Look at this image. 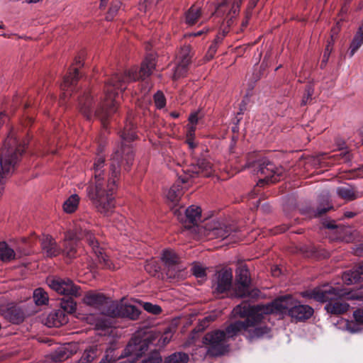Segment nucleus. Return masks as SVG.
Here are the masks:
<instances>
[{
    "mask_svg": "<svg viewBox=\"0 0 363 363\" xmlns=\"http://www.w3.org/2000/svg\"><path fill=\"white\" fill-rule=\"evenodd\" d=\"M143 307L148 313H152L155 315L160 314L162 311L160 306H159L158 305H156V304H152L149 302L143 303Z\"/></svg>",
    "mask_w": 363,
    "mask_h": 363,
    "instance_id": "obj_35",
    "label": "nucleus"
},
{
    "mask_svg": "<svg viewBox=\"0 0 363 363\" xmlns=\"http://www.w3.org/2000/svg\"><path fill=\"white\" fill-rule=\"evenodd\" d=\"M79 78V73L77 67L73 68V72H70L64 79L62 84V89L64 91H68L69 89L72 86Z\"/></svg>",
    "mask_w": 363,
    "mask_h": 363,
    "instance_id": "obj_25",
    "label": "nucleus"
},
{
    "mask_svg": "<svg viewBox=\"0 0 363 363\" xmlns=\"http://www.w3.org/2000/svg\"><path fill=\"white\" fill-rule=\"evenodd\" d=\"M107 1L108 0H101V7L104 6Z\"/></svg>",
    "mask_w": 363,
    "mask_h": 363,
    "instance_id": "obj_54",
    "label": "nucleus"
},
{
    "mask_svg": "<svg viewBox=\"0 0 363 363\" xmlns=\"http://www.w3.org/2000/svg\"><path fill=\"white\" fill-rule=\"evenodd\" d=\"M228 33V30L227 29H223V30L222 31V33H220V34H225V35Z\"/></svg>",
    "mask_w": 363,
    "mask_h": 363,
    "instance_id": "obj_55",
    "label": "nucleus"
},
{
    "mask_svg": "<svg viewBox=\"0 0 363 363\" xmlns=\"http://www.w3.org/2000/svg\"><path fill=\"white\" fill-rule=\"evenodd\" d=\"M272 274L274 277H278L281 274L280 269L277 266L273 267L272 268Z\"/></svg>",
    "mask_w": 363,
    "mask_h": 363,
    "instance_id": "obj_48",
    "label": "nucleus"
},
{
    "mask_svg": "<svg viewBox=\"0 0 363 363\" xmlns=\"http://www.w3.org/2000/svg\"><path fill=\"white\" fill-rule=\"evenodd\" d=\"M345 216H346L347 217H350V218H351V217H352V216H353V213H350H350H347L345 214Z\"/></svg>",
    "mask_w": 363,
    "mask_h": 363,
    "instance_id": "obj_57",
    "label": "nucleus"
},
{
    "mask_svg": "<svg viewBox=\"0 0 363 363\" xmlns=\"http://www.w3.org/2000/svg\"><path fill=\"white\" fill-rule=\"evenodd\" d=\"M161 259L168 268L167 275L169 277H179V272L183 270V267L179 264V257L171 250H164L162 252Z\"/></svg>",
    "mask_w": 363,
    "mask_h": 363,
    "instance_id": "obj_14",
    "label": "nucleus"
},
{
    "mask_svg": "<svg viewBox=\"0 0 363 363\" xmlns=\"http://www.w3.org/2000/svg\"><path fill=\"white\" fill-rule=\"evenodd\" d=\"M122 140L123 143L130 142L136 138V133L134 130H130L127 128H125L124 131L121 135Z\"/></svg>",
    "mask_w": 363,
    "mask_h": 363,
    "instance_id": "obj_39",
    "label": "nucleus"
},
{
    "mask_svg": "<svg viewBox=\"0 0 363 363\" xmlns=\"http://www.w3.org/2000/svg\"><path fill=\"white\" fill-rule=\"evenodd\" d=\"M337 194L340 197L348 201L354 200L357 197L352 187L349 185L338 187Z\"/></svg>",
    "mask_w": 363,
    "mask_h": 363,
    "instance_id": "obj_27",
    "label": "nucleus"
},
{
    "mask_svg": "<svg viewBox=\"0 0 363 363\" xmlns=\"http://www.w3.org/2000/svg\"><path fill=\"white\" fill-rule=\"evenodd\" d=\"M313 309L308 305L299 304L296 300L289 311V316L296 320H304L311 317Z\"/></svg>",
    "mask_w": 363,
    "mask_h": 363,
    "instance_id": "obj_18",
    "label": "nucleus"
},
{
    "mask_svg": "<svg viewBox=\"0 0 363 363\" xmlns=\"http://www.w3.org/2000/svg\"><path fill=\"white\" fill-rule=\"evenodd\" d=\"M189 356L183 352H176L169 356L164 363H187Z\"/></svg>",
    "mask_w": 363,
    "mask_h": 363,
    "instance_id": "obj_32",
    "label": "nucleus"
},
{
    "mask_svg": "<svg viewBox=\"0 0 363 363\" xmlns=\"http://www.w3.org/2000/svg\"><path fill=\"white\" fill-rule=\"evenodd\" d=\"M160 0H140L139 9L146 12L152 6H155Z\"/></svg>",
    "mask_w": 363,
    "mask_h": 363,
    "instance_id": "obj_36",
    "label": "nucleus"
},
{
    "mask_svg": "<svg viewBox=\"0 0 363 363\" xmlns=\"http://www.w3.org/2000/svg\"><path fill=\"white\" fill-rule=\"evenodd\" d=\"M286 230V228H283V229H281V232H282V231H285Z\"/></svg>",
    "mask_w": 363,
    "mask_h": 363,
    "instance_id": "obj_62",
    "label": "nucleus"
},
{
    "mask_svg": "<svg viewBox=\"0 0 363 363\" xmlns=\"http://www.w3.org/2000/svg\"><path fill=\"white\" fill-rule=\"evenodd\" d=\"M172 337V333L170 330H167L162 334L151 331L146 333L143 337H140V334L135 335L125 349V355L128 356V358L124 362L129 363V361H130L135 363V359L147 351L149 345L151 344L162 347L168 344Z\"/></svg>",
    "mask_w": 363,
    "mask_h": 363,
    "instance_id": "obj_7",
    "label": "nucleus"
},
{
    "mask_svg": "<svg viewBox=\"0 0 363 363\" xmlns=\"http://www.w3.org/2000/svg\"><path fill=\"white\" fill-rule=\"evenodd\" d=\"M258 172L264 176L258 181V186H262L264 184L275 183L279 180L280 174L277 172L274 164L269 161H264L260 164Z\"/></svg>",
    "mask_w": 363,
    "mask_h": 363,
    "instance_id": "obj_15",
    "label": "nucleus"
},
{
    "mask_svg": "<svg viewBox=\"0 0 363 363\" xmlns=\"http://www.w3.org/2000/svg\"><path fill=\"white\" fill-rule=\"evenodd\" d=\"M4 28V25L0 23V28Z\"/></svg>",
    "mask_w": 363,
    "mask_h": 363,
    "instance_id": "obj_61",
    "label": "nucleus"
},
{
    "mask_svg": "<svg viewBox=\"0 0 363 363\" xmlns=\"http://www.w3.org/2000/svg\"><path fill=\"white\" fill-rule=\"evenodd\" d=\"M326 226H327L328 228H331V229H333V228H335V226H334L333 225H327Z\"/></svg>",
    "mask_w": 363,
    "mask_h": 363,
    "instance_id": "obj_59",
    "label": "nucleus"
},
{
    "mask_svg": "<svg viewBox=\"0 0 363 363\" xmlns=\"http://www.w3.org/2000/svg\"><path fill=\"white\" fill-rule=\"evenodd\" d=\"M48 284L52 289L60 294L74 296L80 295L79 287L74 285L69 279L52 278L48 279Z\"/></svg>",
    "mask_w": 363,
    "mask_h": 363,
    "instance_id": "obj_12",
    "label": "nucleus"
},
{
    "mask_svg": "<svg viewBox=\"0 0 363 363\" xmlns=\"http://www.w3.org/2000/svg\"><path fill=\"white\" fill-rule=\"evenodd\" d=\"M60 306L64 313H72L76 310V303L72 298H62Z\"/></svg>",
    "mask_w": 363,
    "mask_h": 363,
    "instance_id": "obj_31",
    "label": "nucleus"
},
{
    "mask_svg": "<svg viewBox=\"0 0 363 363\" xmlns=\"http://www.w3.org/2000/svg\"><path fill=\"white\" fill-rule=\"evenodd\" d=\"M80 198L77 194H72L69 196L63 203V210L67 213H74L79 203Z\"/></svg>",
    "mask_w": 363,
    "mask_h": 363,
    "instance_id": "obj_22",
    "label": "nucleus"
},
{
    "mask_svg": "<svg viewBox=\"0 0 363 363\" xmlns=\"http://www.w3.org/2000/svg\"><path fill=\"white\" fill-rule=\"evenodd\" d=\"M183 194L182 188L177 184L173 185L167 191L166 196L167 199L172 202H177L179 201Z\"/></svg>",
    "mask_w": 363,
    "mask_h": 363,
    "instance_id": "obj_30",
    "label": "nucleus"
},
{
    "mask_svg": "<svg viewBox=\"0 0 363 363\" xmlns=\"http://www.w3.org/2000/svg\"><path fill=\"white\" fill-rule=\"evenodd\" d=\"M251 279L250 272L245 267H240L237 271L235 289V296L239 298L252 297L258 296V290H250Z\"/></svg>",
    "mask_w": 363,
    "mask_h": 363,
    "instance_id": "obj_8",
    "label": "nucleus"
},
{
    "mask_svg": "<svg viewBox=\"0 0 363 363\" xmlns=\"http://www.w3.org/2000/svg\"><path fill=\"white\" fill-rule=\"evenodd\" d=\"M195 131L196 127L194 125H187L186 126V143L189 145L191 149H193L196 147V143L194 142L195 137Z\"/></svg>",
    "mask_w": 363,
    "mask_h": 363,
    "instance_id": "obj_33",
    "label": "nucleus"
},
{
    "mask_svg": "<svg viewBox=\"0 0 363 363\" xmlns=\"http://www.w3.org/2000/svg\"><path fill=\"white\" fill-rule=\"evenodd\" d=\"M233 271L231 269H223L216 274V281L213 284L215 291L219 294L229 290L232 286Z\"/></svg>",
    "mask_w": 363,
    "mask_h": 363,
    "instance_id": "obj_16",
    "label": "nucleus"
},
{
    "mask_svg": "<svg viewBox=\"0 0 363 363\" xmlns=\"http://www.w3.org/2000/svg\"><path fill=\"white\" fill-rule=\"evenodd\" d=\"M212 234L217 238H221L223 240L228 239L230 240L231 238L234 237V234L227 235V232L221 228L213 229L212 230Z\"/></svg>",
    "mask_w": 363,
    "mask_h": 363,
    "instance_id": "obj_38",
    "label": "nucleus"
},
{
    "mask_svg": "<svg viewBox=\"0 0 363 363\" xmlns=\"http://www.w3.org/2000/svg\"><path fill=\"white\" fill-rule=\"evenodd\" d=\"M201 34V32H198V33H194V35L195 36H197V35H200Z\"/></svg>",
    "mask_w": 363,
    "mask_h": 363,
    "instance_id": "obj_60",
    "label": "nucleus"
},
{
    "mask_svg": "<svg viewBox=\"0 0 363 363\" xmlns=\"http://www.w3.org/2000/svg\"><path fill=\"white\" fill-rule=\"evenodd\" d=\"M224 37H225V34L218 33L216 35V37L214 41L212 43V44H216V45H218V44L220 43L223 40Z\"/></svg>",
    "mask_w": 363,
    "mask_h": 363,
    "instance_id": "obj_47",
    "label": "nucleus"
},
{
    "mask_svg": "<svg viewBox=\"0 0 363 363\" xmlns=\"http://www.w3.org/2000/svg\"><path fill=\"white\" fill-rule=\"evenodd\" d=\"M122 149L116 152L112 158L110 166V174L105 177L104 167L105 159L103 155H98L94 163V178L89 182L86 196L97 211L104 215L111 213L114 206L113 194L118 188V182L121 174L119 157L125 152Z\"/></svg>",
    "mask_w": 363,
    "mask_h": 363,
    "instance_id": "obj_3",
    "label": "nucleus"
},
{
    "mask_svg": "<svg viewBox=\"0 0 363 363\" xmlns=\"http://www.w3.org/2000/svg\"><path fill=\"white\" fill-rule=\"evenodd\" d=\"M83 301L85 304L101 309L103 306H107L108 309L110 308V305L113 301H110L102 294L96 293H88L83 298ZM112 308H111V310Z\"/></svg>",
    "mask_w": 363,
    "mask_h": 363,
    "instance_id": "obj_17",
    "label": "nucleus"
},
{
    "mask_svg": "<svg viewBox=\"0 0 363 363\" xmlns=\"http://www.w3.org/2000/svg\"><path fill=\"white\" fill-rule=\"evenodd\" d=\"M0 313L4 315L6 318H9L11 321L15 322L16 319L12 317L11 314V309H8L6 311H5L4 309H0Z\"/></svg>",
    "mask_w": 363,
    "mask_h": 363,
    "instance_id": "obj_46",
    "label": "nucleus"
},
{
    "mask_svg": "<svg viewBox=\"0 0 363 363\" xmlns=\"http://www.w3.org/2000/svg\"><path fill=\"white\" fill-rule=\"evenodd\" d=\"M201 16V8L197 5H193L186 13V23L192 26L195 24Z\"/></svg>",
    "mask_w": 363,
    "mask_h": 363,
    "instance_id": "obj_24",
    "label": "nucleus"
},
{
    "mask_svg": "<svg viewBox=\"0 0 363 363\" xmlns=\"http://www.w3.org/2000/svg\"><path fill=\"white\" fill-rule=\"evenodd\" d=\"M215 171L214 167L209 161L205 159L200 160L197 164H191L184 169V175L181 177V181L183 184L187 183L190 179L195 178L200 174L208 177L213 175Z\"/></svg>",
    "mask_w": 363,
    "mask_h": 363,
    "instance_id": "obj_10",
    "label": "nucleus"
},
{
    "mask_svg": "<svg viewBox=\"0 0 363 363\" xmlns=\"http://www.w3.org/2000/svg\"><path fill=\"white\" fill-rule=\"evenodd\" d=\"M129 152H130V150L128 149V152H127V153H128V160H132V159H133V155H132V154L129 155Z\"/></svg>",
    "mask_w": 363,
    "mask_h": 363,
    "instance_id": "obj_53",
    "label": "nucleus"
},
{
    "mask_svg": "<svg viewBox=\"0 0 363 363\" xmlns=\"http://www.w3.org/2000/svg\"><path fill=\"white\" fill-rule=\"evenodd\" d=\"M26 145L27 143L18 139L13 133H11L5 140L0 151V197L4 191L6 178L13 172Z\"/></svg>",
    "mask_w": 363,
    "mask_h": 363,
    "instance_id": "obj_6",
    "label": "nucleus"
},
{
    "mask_svg": "<svg viewBox=\"0 0 363 363\" xmlns=\"http://www.w3.org/2000/svg\"><path fill=\"white\" fill-rule=\"evenodd\" d=\"M198 121H199L198 113H191L189 117V123L187 125H194L196 127V124L198 123Z\"/></svg>",
    "mask_w": 363,
    "mask_h": 363,
    "instance_id": "obj_45",
    "label": "nucleus"
},
{
    "mask_svg": "<svg viewBox=\"0 0 363 363\" xmlns=\"http://www.w3.org/2000/svg\"><path fill=\"white\" fill-rule=\"evenodd\" d=\"M350 330L352 333H357L359 330V329H354V328H350Z\"/></svg>",
    "mask_w": 363,
    "mask_h": 363,
    "instance_id": "obj_58",
    "label": "nucleus"
},
{
    "mask_svg": "<svg viewBox=\"0 0 363 363\" xmlns=\"http://www.w3.org/2000/svg\"><path fill=\"white\" fill-rule=\"evenodd\" d=\"M145 270L150 274L154 275L160 269V266L155 260L147 261L145 265Z\"/></svg>",
    "mask_w": 363,
    "mask_h": 363,
    "instance_id": "obj_37",
    "label": "nucleus"
},
{
    "mask_svg": "<svg viewBox=\"0 0 363 363\" xmlns=\"http://www.w3.org/2000/svg\"><path fill=\"white\" fill-rule=\"evenodd\" d=\"M186 221L189 224H194L201 218V208L196 206H191L186 210Z\"/></svg>",
    "mask_w": 363,
    "mask_h": 363,
    "instance_id": "obj_23",
    "label": "nucleus"
},
{
    "mask_svg": "<svg viewBox=\"0 0 363 363\" xmlns=\"http://www.w3.org/2000/svg\"><path fill=\"white\" fill-rule=\"evenodd\" d=\"M171 116L174 118H177L179 116V114L176 113H172Z\"/></svg>",
    "mask_w": 363,
    "mask_h": 363,
    "instance_id": "obj_56",
    "label": "nucleus"
},
{
    "mask_svg": "<svg viewBox=\"0 0 363 363\" xmlns=\"http://www.w3.org/2000/svg\"><path fill=\"white\" fill-rule=\"evenodd\" d=\"M327 211V209L326 208H323V209H318V212H317V214L318 216H320L322 215L323 213H325Z\"/></svg>",
    "mask_w": 363,
    "mask_h": 363,
    "instance_id": "obj_51",
    "label": "nucleus"
},
{
    "mask_svg": "<svg viewBox=\"0 0 363 363\" xmlns=\"http://www.w3.org/2000/svg\"><path fill=\"white\" fill-rule=\"evenodd\" d=\"M155 60L156 55L155 54H148L142 62L138 73L134 70H129L125 76L118 74L113 76L111 81L106 85L105 97L103 101L100 102L99 108L97 110H95L96 105L93 96L89 93L85 94L79 101L81 113L87 119L96 116L104 121L117 110L119 96L116 90H124L125 82L144 79L149 77L156 67Z\"/></svg>",
    "mask_w": 363,
    "mask_h": 363,
    "instance_id": "obj_2",
    "label": "nucleus"
},
{
    "mask_svg": "<svg viewBox=\"0 0 363 363\" xmlns=\"http://www.w3.org/2000/svg\"><path fill=\"white\" fill-rule=\"evenodd\" d=\"M242 0H223L216 10L217 16L226 14L228 26L233 24V19L235 18L240 11V6Z\"/></svg>",
    "mask_w": 363,
    "mask_h": 363,
    "instance_id": "obj_13",
    "label": "nucleus"
},
{
    "mask_svg": "<svg viewBox=\"0 0 363 363\" xmlns=\"http://www.w3.org/2000/svg\"><path fill=\"white\" fill-rule=\"evenodd\" d=\"M122 3L119 0H114L111 3V6L109 9L108 15L106 18L108 21L113 19V16L118 13V10L121 9Z\"/></svg>",
    "mask_w": 363,
    "mask_h": 363,
    "instance_id": "obj_34",
    "label": "nucleus"
},
{
    "mask_svg": "<svg viewBox=\"0 0 363 363\" xmlns=\"http://www.w3.org/2000/svg\"><path fill=\"white\" fill-rule=\"evenodd\" d=\"M192 272L196 277H203L206 275L205 269L199 265H194Z\"/></svg>",
    "mask_w": 363,
    "mask_h": 363,
    "instance_id": "obj_43",
    "label": "nucleus"
},
{
    "mask_svg": "<svg viewBox=\"0 0 363 363\" xmlns=\"http://www.w3.org/2000/svg\"><path fill=\"white\" fill-rule=\"evenodd\" d=\"M353 315L357 322L363 323V308L355 311Z\"/></svg>",
    "mask_w": 363,
    "mask_h": 363,
    "instance_id": "obj_44",
    "label": "nucleus"
},
{
    "mask_svg": "<svg viewBox=\"0 0 363 363\" xmlns=\"http://www.w3.org/2000/svg\"><path fill=\"white\" fill-rule=\"evenodd\" d=\"M330 50L329 49V45H328L327 48H326V51L324 53V55H323V58L327 60L328 58V56H329V53H330Z\"/></svg>",
    "mask_w": 363,
    "mask_h": 363,
    "instance_id": "obj_50",
    "label": "nucleus"
},
{
    "mask_svg": "<svg viewBox=\"0 0 363 363\" xmlns=\"http://www.w3.org/2000/svg\"><path fill=\"white\" fill-rule=\"evenodd\" d=\"M33 301L38 306L45 305L49 301L48 295L42 288H38L33 291Z\"/></svg>",
    "mask_w": 363,
    "mask_h": 363,
    "instance_id": "obj_28",
    "label": "nucleus"
},
{
    "mask_svg": "<svg viewBox=\"0 0 363 363\" xmlns=\"http://www.w3.org/2000/svg\"><path fill=\"white\" fill-rule=\"evenodd\" d=\"M154 100H155V106H157V108H162L164 107V106L166 104V101H165L164 96L162 92H160V91L157 92L154 96Z\"/></svg>",
    "mask_w": 363,
    "mask_h": 363,
    "instance_id": "obj_40",
    "label": "nucleus"
},
{
    "mask_svg": "<svg viewBox=\"0 0 363 363\" xmlns=\"http://www.w3.org/2000/svg\"><path fill=\"white\" fill-rule=\"evenodd\" d=\"M291 296H281L266 305L250 306L242 303L234 308L235 316L246 318L244 321H235L225 330H215L206 334L203 342L207 346V353L211 356H219L228 350L227 342L239 334L249 340L260 338L268 334L269 328L262 324L264 315L275 313L289 315V311L294 305Z\"/></svg>",
    "mask_w": 363,
    "mask_h": 363,
    "instance_id": "obj_1",
    "label": "nucleus"
},
{
    "mask_svg": "<svg viewBox=\"0 0 363 363\" xmlns=\"http://www.w3.org/2000/svg\"><path fill=\"white\" fill-rule=\"evenodd\" d=\"M110 308L112 309L103 310L102 313L111 317L122 316L132 320L137 319L140 313L138 308L130 304H125L123 301L120 303H112Z\"/></svg>",
    "mask_w": 363,
    "mask_h": 363,
    "instance_id": "obj_11",
    "label": "nucleus"
},
{
    "mask_svg": "<svg viewBox=\"0 0 363 363\" xmlns=\"http://www.w3.org/2000/svg\"><path fill=\"white\" fill-rule=\"evenodd\" d=\"M363 44V23L359 28L358 31L354 35L349 50L350 57H352L357 50L361 47Z\"/></svg>",
    "mask_w": 363,
    "mask_h": 363,
    "instance_id": "obj_21",
    "label": "nucleus"
},
{
    "mask_svg": "<svg viewBox=\"0 0 363 363\" xmlns=\"http://www.w3.org/2000/svg\"><path fill=\"white\" fill-rule=\"evenodd\" d=\"M302 296L319 302H326L325 309L328 313L340 315L347 311L350 307L349 304L342 300L344 297L347 299H361L363 297V292L354 296L351 293H345L339 288L324 286L305 291Z\"/></svg>",
    "mask_w": 363,
    "mask_h": 363,
    "instance_id": "obj_5",
    "label": "nucleus"
},
{
    "mask_svg": "<svg viewBox=\"0 0 363 363\" xmlns=\"http://www.w3.org/2000/svg\"><path fill=\"white\" fill-rule=\"evenodd\" d=\"M162 359L158 352L151 353L150 356L144 360V363H162Z\"/></svg>",
    "mask_w": 363,
    "mask_h": 363,
    "instance_id": "obj_42",
    "label": "nucleus"
},
{
    "mask_svg": "<svg viewBox=\"0 0 363 363\" xmlns=\"http://www.w3.org/2000/svg\"><path fill=\"white\" fill-rule=\"evenodd\" d=\"M247 23H248V18L246 17V19L245 21H243L242 23V26L245 27V26H247Z\"/></svg>",
    "mask_w": 363,
    "mask_h": 363,
    "instance_id": "obj_52",
    "label": "nucleus"
},
{
    "mask_svg": "<svg viewBox=\"0 0 363 363\" xmlns=\"http://www.w3.org/2000/svg\"><path fill=\"white\" fill-rule=\"evenodd\" d=\"M98 355V349L96 346L90 347L86 349L78 363H91Z\"/></svg>",
    "mask_w": 363,
    "mask_h": 363,
    "instance_id": "obj_29",
    "label": "nucleus"
},
{
    "mask_svg": "<svg viewBox=\"0 0 363 363\" xmlns=\"http://www.w3.org/2000/svg\"><path fill=\"white\" fill-rule=\"evenodd\" d=\"M313 90L311 87H308L307 89V97L306 99L305 98L303 99L302 104H306L307 100L312 96Z\"/></svg>",
    "mask_w": 363,
    "mask_h": 363,
    "instance_id": "obj_49",
    "label": "nucleus"
},
{
    "mask_svg": "<svg viewBox=\"0 0 363 363\" xmlns=\"http://www.w3.org/2000/svg\"><path fill=\"white\" fill-rule=\"evenodd\" d=\"M68 321V318L62 311L51 313L48 317L47 325L49 327H60Z\"/></svg>",
    "mask_w": 363,
    "mask_h": 363,
    "instance_id": "obj_20",
    "label": "nucleus"
},
{
    "mask_svg": "<svg viewBox=\"0 0 363 363\" xmlns=\"http://www.w3.org/2000/svg\"><path fill=\"white\" fill-rule=\"evenodd\" d=\"M342 278L344 283L347 285L363 281V263L359 264L352 270L344 272Z\"/></svg>",
    "mask_w": 363,
    "mask_h": 363,
    "instance_id": "obj_19",
    "label": "nucleus"
},
{
    "mask_svg": "<svg viewBox=\"0 0 363 363\" xmlns=\"http://www.w3.org/2000/svg\"><path fill=\"white\" fill-rule=\"evenodd\" d=\"M15 258V252L5 242H0V259L9 262Z\"/></svg>",
    "mask_w": 363,
    "mask_h": 363,
    "instance_id": "obj_26",
    "label": "nucleus"
},
{
    "mask_svg": "<svg viewBox=\"0 0 363 363\" xmlns=\"http://www.w3.org/2000/svg\"><path fill=\"white\" fill-rule=\"evenodd\" d=\"M83 238L86 239L99 262L104 263L106 268L114 270L121 267L120 263H113L109 259L94 236L86 229L83 230L81 225L76 226L73 230H69L65 234L63 250H61L56 241L48 235H43L41 247L43 253L48 257H55L63 252L68 258H73L77 253V241Z\"/></svg>",
    "mask_w": 363,
    "mask_h": 363,
    "instance_id": "obj_4",
    "label": "nucleus"
},
{
    "mask_svg": "<svg viewBox=\"0 0 363 363\" xmlns=\"http://www.w3.org/2000/svg\"><path fill=\"white\" fill-rule=\"evenodd\" d=\"M217 49L218 45L216 44H211L204 56V61L208 62L212 60L217 52Z\"/></svg>",
    "mask_w": 363,
    "mask_h": 363,
    "instance_id": "obj_41",
    "label": "nucleus"
},
{
    "mask_svg": "<svg viewBox=\"0 0 363 363\" xmlns=\"http://www.w3.org/2000/svg\"><path fill=\"white\" fill-rule=\"evenodd\" d=\"M192 56L190 46L186 45L181 48L176 57L175 65L172 68V79L173 80H177L186 75L188 66L191 62Z\"/></svg>",
    "mask_w": 363,
    "mask_h": 363,
    "instance_id": "obj_9",
    "label": "nucleus"
}]
</instances>
